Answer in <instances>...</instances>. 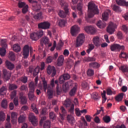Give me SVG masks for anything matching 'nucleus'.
<instances>
[{"label":"nucleus","instance_id":"f257e3e1","mask_svg":"<svg viewBox=\"0 0 128 128\" xmlns=\"http://www.w3.org/2000/svg\"><path fill=\"white\" fill-rule=\"evenodd\" d=\"M88 18H92L94 14H98L99 12L98 6L94 3L89 2L88 4Z\"/></svg>","mask_w":128,"mask_h":128},{"label":"nucleus","instance_id":"f03ea898","mask_svg":"<svg viewBox=\"0 0 128 128\" xmlns=\"http://www.w3.org/2000/svg\"><path fill=\"white\" fill-rule=\"evenodd\" d=\"M60 4L62 8H63L64 10V12L62 10H60L58 15L60 18H64L66 16L67 14H68V3L64 2V0H60Z\"/></svg>","mask_w":128,"mask_h":128},{"label":"nucleus","instance_id":"7ed1b4c3","mask_svg":"<svg viewBox=\"0 0 128 128\" xmlns=\"http://www.w3.org/2000/svg\"><path fill=\"white\" fill-rule=\"evenodd\" d=\"M0 44L4 48H0V56H4L6 54V48L8 46V44H6V39H2L0 40Z\"/></svg>","mask_w":128,"mask_h":128},{"label":"nucleus","instance_id":"20e7f679","mask_svg":"<svg viewBox=\"0 0 128 128\" xmlns=\"http://www.w3.org/2000/svg\"><path fill=\"white\" fill-rule=\"evenodd\" d=\"M64 104L66 108H70V112L71 114H74V104L70 100L66 99L64 100Z\"/></svg>","mask_w":128,"mask_h":128},{"label":"nucleus","instance_id":"39448f33","mask_svg":"<svg viewBox=\"0 0 128 128\" xmlns=\"http://www.w3.org/2000/svg\"><path fill=\"white\" fill-rule=\"evenodd\" d=\"M84 34H80L77 37L76 41V46L78 48V46H80L84 42Z\"/></svg>","mask_w":128,"mask_h":128},{"label":"nucleus","instance_id":"423d86ee","mask_svg":"<svg viewBox=\"0 0 128 128\" xmlns=\"http://www.w3.org/2000/svg\"><path fill=\"white\" fill-rule=\"evenodd\" d=\"M46 120V116L42 117L40 122V125L42 126V124H44V128H50V120L45 121Z\"/></svg>","mask_w":128,"mask_h":128},{"label":"nucleus","instance_id":"0eeeda50","mask_svg":"<svg viewBox=\"0 0 128 128\" xmlns=\"http://www.w3.org/2000/svg\"><path fill=\"white\" fill-rule=\"evenodd\" d=\"M30 52H32V48L28 46V45H26L23 48V55L24 58H28V54H30Z\"/></svg>","mask_w":128,"mask_h":128},{"label":"nucleus","instance_id":"6e6552de","mask_svg":"<svg viewBox=\"0 0 128 128\" xmlns=\"http://www.w3.org/2000/svg\"><path fill=\"white\" fill-rule=\"evenodd\" d=\"M50 26V23L48 22H44L38 24V28L42 30H48Z\"/></svg>","mask_w":128,"mask_h":128},{"label":"nucleus","instance_id":"1a4fd4ad","mask_svg":"<svg viewBox=\"0 0 128 128\" xmlns=\"http://www.w3.org/2000/svg\"><path fill=\"white\" fill-rule=\"evenodd\" d=\"M114 28H116V24L111 22L107 28V32H108L110 34H112L113 32H114Z\"/></svg>","mask_w":128,"mask_h":128},{"label":"nucleus","instance_id":"9d476101","mask_svg":"<svg viewBox=\"0 0 128 128\" xmlns=\"http://www.w3.org/2000/svg\"><path fill=\"white\" fill-rule=\"evenodd\" d=\"M46 70H47V74H52V77L54 76L56 74V68H54V66H48V67L47 68Z\"/></svg>","mask_w":128,"mask_h":128},{"label":"nucleus","instance_id":"9b49d317","mask_svg":"<svg viewBox=\"0 0 128 128\" xmlns=\"http://www.w3.org/2000/svg\"><path fill=\"white\" fill-rule=\"evenodd\" d=\"M110 50L112 52H116L120 50H124V46H120L118 44H113L110 46Z\"/></svg>","mask_w":128,"mask_h":128},{"label":"nucleus","instance_id":"f8f14e48","mask_svg":"<svg viewBox=\"0 0 128 128\" xmlns=\"http://www.w3.org/2000/svg\"><path fill=\"white\" fill-rule=\"evenodd\" d=\"M70 78V76L68 74H63L59 78V82L60 84H64V80H68Z\"/></svg>","mask_w":128,"mask_h":128},{"label":"nucleus","instance_id":"ddd939ff","mask_svg":"<svg viewBox=\"0 0 128 128\" xmlns=\"http://www.w3.org/2000/svg\"><path fill=\"white\" fill-rule=\"evenodd\" d=\"M78 32H80V27L78 26L74 25L71 28L70 32L73 36H76L77 34H78Z\"/></svg>","mask_w":128,"mask_h":128},{"label":"nucleus","instance_id":"4468645a","mask_svg":"<svg viewBox=\"0 0 128 128\" xmlns=\"http://www.w3.org/2000/svg\"><path fill=\"white\" fill-rule=\"evenodd\" d=\"M3 74V78L6 80H8L10 78V76H12V72H10L4 69L2 70Z\"/></svg>","mask_w":128,"mask_h":128},{"label":"nucleus","instance_id":"2eb2a0df","mask_svg":"<svg viewBox=\"0 0 128 128\" xmlns=\"http://www.w3.org/2000/svg\"><path fill=\"white\" fill-rule=\"evenodd\" d=\"M29 118L30 120L31 124L34 126H36V123L38 121L36 120V117L34 115V114L30 113L29 114Z\"/></svg>","mask_w":128,"mask_h":128},{"label":"nucleus","instance_id":"dca6fc26","mask_svg":"<svg viewBox=\"0 0 128 128\" xmlns=\"http://www.w3.org/2000/svg\"><path fill=\"white\" fill-rule=\"evenodd\" d=\"M84 30L88 33H90L92 34H96V28L92 26H87L84 28Z\"/></svg>","mask_w":128,"mask_h":128},{"label":"nucleus","instance_id":"f3484780","mask_svg":"<svg viewBox=\"0 0 128 128\" xmlns=\"http://www.w3.org/2000/svg\"><path fill=\"white\" fill-rule=\"evenodd\" d=\"M19 96L20 100L22 104H26V102H28V99H26V97L24 96L23 92H20L19 94Z\"/></svg>","mask_w":128,"mask_h":128},{"label":"nucleus","instance_id":"a211bd4d","mask_svg":"<svg viewBox=\"0 0 128 128\" xmlns=\"http://www.w3.org/2000/svg\"><path fill=\"white\" fill-rule=\"evenodd\" d=\"M64 56H60L56 61V64L58 66H62L64 64Z\"/></svg>","mask_w":128,"mask_h":128},{"label":"nucleus","instance_id":"6ab92c4d","mask_svg":"<svg viewBox=\"0 0 128 128\" xmlns=\"http://www.w3.org/2000/svg\"><path fill=\"white\" fill-rule=\"evenodd\" d=\"M6 66L7 68L10 70H12L14 68V65L8 60H6Z\"/></svg>","mask_w":128,"mask_h":128},{"label":"nucleus","instance_id":"aec40b11","mask_svg":"<svg viewBox=\"0 0 128 128\" xmlns=\"http://www.w3.org/2000/svg\"><path fill=\"white\" fill-rule=\"evenodd\" d=\"M50 42V39L48 37H43L40 40V46H44V44H48Z\"/></svg>","mask_w":128,"mask_h":128},{"label":"nucleus","instance_id":"412c9836","mask_svg":"<svg viewBox=\"0 0 128 128\" xmlns=\"http://www.w3.org/2000/svg\"><path fill=\"white\" fill-rule=\"evenodd\" d=\"M89 66L90 68H98L100 66V65L96 62H94L90 63Z\"/></svg>","mask_w":128,"mask_h":128},{"label":"nucleus","instance_id":"4be33fe9","mask_svg":"<svg viewBox=\"0 0 128 128\" xmlns=\"http://www.w3.org/2000/svg\"><path fill=\"white\" fill-rule=\"evenodd\" d=\"M116 2L118 6H124L126 4V0H116Z\"/></svg>","mask_w":128,"mask_h":128},{"label":"nucleus","instance_id":"5701e85b","mask_svg":"<svg viewBox=\"0 0 128 128\" xmlns=\"http://www.w3.org/2000/svg\"><path fill=\"white\" fill-rule=\"evenodd\" d=\"M60 110L62 114H60V116L61 120H64V114H66V109L64 108V106H61Z\"/></svg>","mask_w":128,"mask_h":128},{"label":"nucleus","instance_id":"b1692460","mask_svg":"<svg viewBox=\"0 0 128 128\" xmlns=\"http://www.w3.org/2000/svg\"><path fill=\"white\" fill-rule=\"evenodd\" d=\"M96 26L99 28H106V23L100 20L97 22Z\"/></svg>","mask_w":128,"mask_h":128},{"label":"nucleus","instance_id":"393cba45","mask_svg":"<svg viewBox=\"0 0 128 128\" xmlns=\"http://www.w3.org/2000/svg\"><path fill=\"white\" fill-rule=\"evenodd\" d=\"M78 89V84H76L72 88V89L70 91V94L71 96H74V94H76V90Z\"/></svg>","mask_w":128,"mask_h":128},{"label":"nucleus","instance_id":"a878e982","mask_svg":"<svg viewBox=\"0 0 128 128\" xmlns=\"http://www.w3.org/2000/svg\"><path fill=\"white\" fill-rule=\"evenodd\" d=\"M62 90L64 92H66L70 90V85L68 82H66L65 84L62 85Z\"/></svg>","mask_w":128,"mask_h":128},{"label":"nucleus","instance_id":"bb28decb","mask_svg":"<svg viewBox=\"0 0 128 128\" xmlns=\"http://www.w3.org/2000/svg\"><path fill=\"white\" fill-rule=\"evenodd\" d=\"M119 70H122V72H128V66L126 65L122 66Z\"/></svg>","mask_w":128,"mask_h":128},{"label":"nucleus","instance_id":"cd10ccee","mask_svg":"<svg viewBox=\"0 0 128 128\" xmlns=\"http://www.w3.org/2000/svg\"><path fill=\"white\" fill-rule=\"evenodd\" d=\"M93 42L96 46H100V38L98 36L93 38Z\"/></svg>","mask_w":128,"mask_h":128},{"label":"nucleus","instance_id":"c85d7f7f","mask_svg":"<svg viewBox=\"0 0 128 128\" xmlns=\"http://www.w3.org/2000/svg\"><path fill=\"white\" fill-rule=\"evenodd\" d=\"M48 98L49 99L52 98V96H54V90L52 88H48L47 92Z\"/></svg>","mask_w":128,"mask_h":128},{"label":"nucleus","instance_id":"c756f323","mask_svg":"<svg viewBox=\"0 0 128 128\" xmlns=\"http://www.w3.org/2000/svg\"><path fill=\"white\" fill-rule=\"evenodd\" d=\"M34 83L31 82L29 84L30 92H34Z\"/></svg>","mask_w":128,"mask_h":128},{"label":"nucleus","instance_id":"7c9ffc66","mask_svg":"<svg viewBox=\"0 0 128 128\" xmlns=\"http://www.w3.org/2000/svg\"><path fill=\"white\" fill-rule=\"evenodd\" d=\"M124 98V93H121L118 94L115 98L116 100V102H122V98Z\"/></svg>","mask_w":128,"mask_h":128},{"label":"nucleus","instance_id":"2f4dec72","mask_svg":"<svg viewBox=\"0 0 128 128\" xmlns=\"http://www.w3.org/2000/svg\"><path fill=\"white\" fill-rule=\"evenodd\" d=\"M8 58L10 60H12V62H14V60H15L16 55H14V53L12 52H10L9 55H8Z\"/></svg>","mask_w":128,"mask_h":128},{"label":"nucleus","instance_id":"473e14b6","mask_svg":"<svg viewBox=\"0 0 128 128\" xmlns=\"http://www.w3.org/2000/svg\"><path fill=\"white\" fill-rule=\"evenodd\" d=\"M13 50L16 52H20V46L18 44H15L13 46Z\"/></svg>","mask_w":128,"mask_h":128},{"label":"nucleus","instance_id":"72a5a7b5","mask_svg":"<svg viewBox=\"0 0 128 128\" xmlns=\"http://www.w3.org/2000/svg\"><path fill=\"white\" fill-rule=\"evenodd\" d=\"M1 106L2 108H8V101L6 99H4L1 102Z\"/></svg>","mask_w":128,"mask_h":128},{"label":"nucleus","instance_id":"f704fd0d","mask_svg":"<svg viewBox=\"0 0 128 128\" xmlns=\"http://www.w3.org/2000/svg\"><path fill=\"white\" fill-rule=\"evenodd\" d=\"M28 98L30 100H31L32 102H34V100H36V96L34 94V92H29L28 94Z\"/></svg>","mask_w":128,"mask_h":128},{"label":"nucleus","instance_id":"c9c22d12","mask_svg":"<svg viewBox=\"0 0 128 128\" xmlns=\"http://www.w3.org/2000/svg\"><path fill=\"white\" fill-rule=\"evenodd\" d=\"M30 38L32 40H38V36L36 32H34L31 34Z\"/></svg>","mask_w":128,"mask_h":128},{"label":"nucleus","instance_id":"e433bc0d","mask_svg":"<svg viewBox=\"0 0 128 128\" xmlns=\"http://www.w3.org/2000/svg\"><path fill=\"white\" fill-rule=\"evenodd\" d=\"M112 10L116 12H122V9L120 8V7L117 5H114Z\"/></svg>","mask_w":128,"mask_h":128},{"label":"nucleus","instance_id":"4c0bfd02","mask_svg":"<svg viewBox=\"0 0 128 128\" xmlns=\"http://www.w3.org/2000/svg\"><path fill=\"white\" fill-rule=\"evenodd\" d=\"M77 10L80 11V15L82 16V4L80 3L78 4Z\"/></svg>","mask_w":128,"mask_h":128},{"label":"nucleus","instance_id":"58836bf2","mask_svg":"<svg viewBox=\"0 0 128 128\" xmlns=\"http://www.w3.org/2000/svg\"><path fill=\"white\" fill-rule=\"evenodd\" d=\"M67 120L70 124H72L74 122V118L72 116L68 115L67 116Z\"/></svg>","mask_w":128,"mask_h":128},{"label":"nucleus","instance_id":"ea45409f","mask_svg":"<svg viewBox=\"0 0 128 128\" xmlns=\"http://www.w3.org/2000/svg\"><path fill=\"white\" fill-rule=\"evenodd\" d=\"M94 48V46L92 44H89L88 46V49L86 50V52L88 54Z\"/></svg>","mask_w":128,"mask_h":128},{"label":"nucleus","instance_id":"a19ab883","mask_svg":"<svg viewBox=\"0 0 128 128\" xmlns=\"http://www.w3.org/2000/svg\"><path fill=\"white\" fill-rule=\"evenodd\" d=\"M8 88L10 90H14L18 88V86H16V84H10Z\"/></svg>","mask_w":128,"mask_h":128},{"label":"nucleus","instance_id":"79ce46f5","mask_svg":"<svg viewBox=\"0 0 128 128\" xmlns=\"http://www.w3.org/2000/svg\"><path fill=\"white\" fill-rule=\"evenodd\" d=\"M6 120V114L3 112H0V120L1 122H4Z\"/></svg>","mask_w":128,"mask_h":128},{"label":"nucleus","instance_id":"37998d69","mask_svg":"<svg viewBox=\"0 0 128 128\" xmlns=\"http://www.w3.org/2000/svg\"><path fill=\"white\" fill-rule=\"evenodd\" d=\"M31 108L32 109V110L36 114H38V109H36V106L35 104H32L31 105Z\"/></svg>","mask_w":128,"mask_h":128},{"label":"nucleus","instance_id":"c03bdc74","mask_svg":"<svg viewBox=\"0 0 128 128\" xmlns=\"http://www.w3.org/2000/svg\"><path fill=\"white\" fill-rule=\"evenodd\" d=\"M92 98H94V100H100V97L98 96V94L96 92H94L92 94Z\"/></svg>","mask_w":128,"mask_h":128},{"label":"nucleus","instance_id":"a18cd8bd","mask_svg":"<svg viewBox=\"0 0 128 128\" xmlns=\"http://www.w3.org/2000/svg\"><path fill=\"white\" fill-rule=\"evenodd\" d=\"M103 20H106L108 18V12H105L102 14Z\"/></svg>","mask_w":128,"mask_h":128},{"label":"nucleus","instance_id":"49530a36","mask_svg":"<svg viewBox=\"0 0 128 128\" xmlns=\"http://www.w3.org/2000/svg\"><path fill=\"white\" fill-rule=\"evenodd\" d=\"M102 120L104 122H106V124H108L110 122V116H104L103 117Z\"/></svg>","mask_w":128,"mask_h":128},{"label":"nucleus","instance_id":"de8ad7c7","mask_svg":"<svg viewBox=\"0 0 128 128\" xmlns=\"http://www.w3.org/2000/svg\"><path fill=\"white\" fill-rule=\"evenodd\" d=\"M62 87L60 86V85H57L56 86V94L58 96H60V94H62Z\"/></svg>","mask_w":128,"mask_h":128},{"label":"nucleus","instance_id":"09e8293b","mask_svg":"<svg viewBox=\"0 0 128 128\" xmlns=\"http://www.w3.org/2000/svg\"><path fill=\"white\" fill-rule=\"evenodd\" d=\"M54 84H56L58 85V80H56L54 81V79H52L50 82V86L52 88L54 87Z\"/></svg>","mask_w":128,"mask_h":128},{"label":"nucleus","instance_id":"8fccbe9b","mask_svg":"<svg viewBox=\"0 0 128 128\" xmlns=\"http://www.w3.org/2000/svg\"><path fill=\"white\" fill-rule=\"evenodd\" d=\"M85 62H96V58L94 57H88L87 58H85Z\"/></svg>","mask_w":128,"mask_h":128},{"label":"nucleus","instance_id":"3c124183","mask_svg":"<svg viewBox=\"0 0 128 128\" xmlns=\"http://www.w3.org/2000/svg\"><path fill=\"white\" fill-rule=\"evenodd\" d=\"M120 58H128V56L126 53L124 52H121L120 54L119 55Z\"/></svg>","mask_w":128,"mask_h":128},{"label":"nucleus","instance_id":"603ef678","mask_svg":"<svg viewBox=\"0 0 128 128\" xmlns=\"http://www.w3.org/2000/svg\"><path fill=\"white\" fill-rule=\"evenodd\" d=\"M94 74V72L92 69H88L87 71V75L88 76H92Z\"/></svg>","mask_w":128,"mask_h":128},{"label":"nucleus","instance_id":"864d4df0","mask_svg":"<svg viewBox=\"0 0 128 128\" xmlns=\"http://www.w3.org/2000/svg\"><path fill=\"white\" fill-rule=\"evenodd\" d=\"M34 18L35 20H40L42 18V12L37 13L34 16Z\"/></svg>","mask_w":128,"mask_h":128},{"label":"nucleus","instance_id":"5fc2aeb1","mask_svg":"<svg viewBox=\"0 0 128 128\" xmlns=\"http://www.w3.org/2000/svg\"><path fill=\"white\" fill-rule=\"evenodd\" d=\"M58 22L60 26H64L66 22L64 20H60L58 21Z\"/></svg>","mask_w":128,"mask_h":128},{"label":"nucleus","instance_id":"6e6d98bb","mask_svg":"<svg viewBox=\"0 0 128 128\" xmlns=\"http://www.w3.org/2000/svg\"><path fill=\"white\" fill-rule=\"evenodd\" d=\"M38 72H40V68L36 67L34 70V73H33L34 76H38Z\"/></svg>","mask_w":128,"mask_h":128},{"label":"nucleus","instance_id":"4d7b16f0","mask_svg":"<svg viewBox=\"0 0 128 128\" xmlns=\"http://www.w3.org/2000/svg\"><path fill=\"white\" fill-rule=\"evenodd\" d=\"M24 120L26 118L24 116H20L18 118V122L19 124H22V122H24Z\"/></svg>","mask_w":128,"mask_h":128},{"label":"nucleus","instance_id":"13d9d810","mask_svg":"<svg viewBox=\"0 0 128 128\" xmlns=\"http://www.w3.org/2000/svg\"><path fill=\"white\" fill-rule=\"evenodd\" d=\"M28 10V5H26L24 7H23L22 9V12L23 14H26Z\"/></svg>","mask_w":128,"mask_h":128},{"label":"nucleus","instance_id":"bf43d9fd","mask_svg":"<svg viewBox=\"0 0 128 128\" xmlns=\"http://www.w3.org/2000/svg\"><path fill=\"white\" fill-rule=\"evenodd\" d=\"M36 34H37L38 38H42V36H44V32L42 30H40L38 32H36Z\"/></svg>","mask_w":128,"mask_h":128},{"label":"nucleus","instance_id":"052dcab7","mask_svg":"<svg viewBox=\"0 0 128 128\" xmlns=\"http://www.w3.org/2000/svg\"><path fill=\"white\" fill-rule=\"evenodd\" d=\"M42 82L44 92H46V89L48 88V82L44 80H42Z\"/></svg>","mask_w":128,"mask_h":128},{"label":"nucleus","instance_id":"680f3d73","mask_svg":"<svg viewBox=\"0 0 128 128\" xmlns=\"http://www.w3.org/2000/svg\"><path fill=\"white\" fill-rule=\"evenodd\" d=\"M49 116L50 120H54L56 118V114L53 112H50L49 114Z\"/></svg>","mask_w":128,"mask_h":128},{"label":"nucleus","instance_id":"e2e57ef3","mask_svg":"<svg viewBox=\"0 0 128 128\" xmlns=\"http://www.w3.org/2000/svg\"><path fill=\"white\" fill-rule=\"evenodd\" d=\"M32 10L34 12H38L40 10V5L34 6H33Z\"/></svg>","mask_w":128,"mask_h":128},{"label":"nucleus","instance_id":"0e129e2a","mask_svg":"<svg viewBox=\"0 0 128 128\" xmlns=\"http://www.w3.org/2000/svg\"><path fill=\"white\" fill-rule=\"evenodd\" d=\"M16 96V90H14L13 92H12L11 94H10V98L12 100V98H14V97Z\"/></svg>","mask_w":128,"mask_h":128},{"label":"nucleus","instance_id":"69168bd1","mask_svg":"<svg viewBox=\"0 0 128 128\" xmlns=\"http://www.w3.org/2000/svg\"><path fill=\"white\" fill-rule=\"evenodd\" d=\"M18 114L16 113V112H12L11 113V118H17Z\"/></svg>","mask_w":128,"mask_h":128},{"label":"nucleus","instance_id":"338daca9","mask_svg":"<svg viewBox=\"0 0 128 128\" xmlns=\"http://www.w3.org/2000/svg\"><path fill=\"white\" fill-rule=\"evenodd\" d=\"M106 94L108 96H112V91L111 88H108L106 90Z\"/></svg>","mask_w":128,"mask_h":128},{"label":"nucleus","instance_id":"774afa93","mask_svg":"<svg viewBox=\"0 0 128 128\" xmlns=\"http://www.w3.org/2000/svg\"><path fill=\"white\" fill-rule=\"evenodd\" d=\"M52 60H54L52 56H48L46 59V62H48V64H50V62H52Z\"/></svg>","mask_w":128,"mask_h":128}]
</instances>
